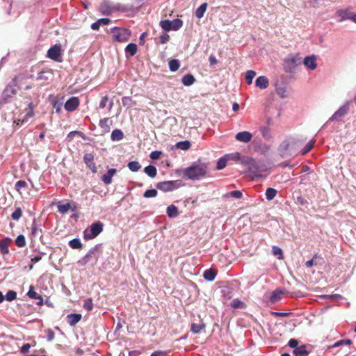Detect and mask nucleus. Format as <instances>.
<instances>
[{"mask_svg": "<svg viewBox=\"0 0 356 356\" xmlns=\"http://www.w3.org/2000/svg\"><path fill=\"white\" fill-rule=\"evenodd\" d=\"M208 169L207 163L197 160L184 170V175L188 179L198 180L207 176Z\"/></svg>", "mask_w": 356, "mask_h": 356, "instance_id": "nucleus-1", "label": "nucleus"}, {"mask_svg": "<svg viewBox=\"0 0 356 356\" xmlns=\"http://www.w3.org/2000/svg\"><path fill=\"white\" fill-rule=\"evenodd\" d=\"M302 140L289 136L286 137L280 145L278 151L283 157L291 154Z\"/></svg>", "mask_w": 356, "mask_h": 356, "instance_id": "nucleus-2", "label": "nucleus"}, {"mask_svg": "<svg viewBox=\"0 0 356 356\" xmlns=\"http://www.w3.org/2000/svg\"><path fill=\"white\" fill-rule=\"evenodd\" d=\"M113 40L119 42H124L129 40L131 31L123 28L115 27L111 30Z\"/></svg>", "mask_w": 356, "mask_h": 356, "instance_id": "nucleus-3", "label": "nucleus"}, {"mask_svg": "<svg viewBox=\"0 0 356 356\" xmlns=\"http://www.w3.org/2000/svg\"><path fill=\"white\" fill-rule=\"evenodd\" d=\"M103 226V223L100 221L92 224L89 230L84 231V238L86 240L95 238L102 232Z\"/></svg>", "mask_w": 356, "mask_h": 356, "instance_id": "nucleus-4", "label": "nucleus"}, {"mask_svg": "<svg viewBox=\"0 0 356 356\" xmlns=\"http://www.w3.org/2000/svg\"><path fill=\"white\" fill-rule=\"evenodd\" d=\"M182 20L178 18L172 21L165 19L160 22V26L165 31H170L171 30L177 31L182 26Z\"/></svg>", "mask_w": 356, "mask_h": 356, "instance_id": "nucleus-5", "label": "nucleus"}, {"mask_svg": "<svg viewBox=\"0 0 356 356\" xmlns=\"http://www.w3.org/2000/svg\"><path fill=\"white\" fill-rule=\"evenodd\" d=\"M179 186H180L179 180L161 181V182H159L156 184L157 188H159L163 191H165V192L171 191L174 189L179 188Z\"/></svg>", "mask_w": 356, "mask_h": 356, "instance_id": "nucleus-6", "label": "nucleus"}, {"mask_svg": "<svg viewBox=\"0 0 356 356\" xmlns=\"http://www.w3.org/2000/svg\"><path fill=\"white\" fill-rule=\"evenodd\" d=\"M349 111V102L341 106L329 119V121H340Z\"/></svg>", "mask_w": 356, "mask_h": 356, "instance_id": "nucleus-7", "label": "nucleus"}, {"mask_svg": "<svg viewBox=\"0 0 356 356\" xmlns=\"http://www.w3.org/2000/svg\"><path fill=\"white\" fill-rule=\"evenodd\" d=\"M61 55V47L59 44H55L47 51V56L55 61H60L59 59Z\"/></svg>", "mask_w": 356, "mask_h": 356, "instance_id": "nucleus-8", "label": "nucleus"}, {"mask_svg": "<svg viewBox=\"0 0 356 356\" xmlns=\"http://www.w3.org/2000/svg\"><path fill=\"white\" fill-rule=\"evenodd\" d=\"M79 105V99L77 97H72L65 104L64 107L67 111H74Z\"/></svg>", "mask_w": 356, "mask_h": 356, "instance_id": "nucleus-9", "label": "nucleus"}, {"mask_svg": "<svg viewBox=\"0 0 356 356\" xmlns=\"http://www.w3.org/2000/svg\"><path fill=\"white\" fill-rule=\"evenodd\" d=\"M94 156L91 153H86L84 154L83 161L86 165L93 172H95L97 170L96 165L93 162Z\"/></svg>", "mask_w": 356, "mask_h": 356, "instance_id": "nucleus-10", "label": "nucleus"}, {"mask_svg": "<svg viewBox=\"0 0 356 356\" xmlns=\"http://www.w3.org/2000/svg\"><path fill=\"white\" fill-rule=\"evenodd\" d=\"M12 243V239L6 237L0 240V252L3 254H7L9 253L8 247Z\"/></svg>", "mask_w": 356, "mask_h": 356, "instance_id": "nucleus-11", "label": "nucleus"}, {"mask_svg": "<svg viewBox=\"0 0 356 356\" xmlns=\"http://www.w3.org/2000/svg\"><path fill=\"white\" fill-rule=\"evenodd\" d=\"M99 11L102 15H110L113 11V7L108 1H104L100 4Z\"/></svg>", "mask_w": 356, "mask_h": 356, "instance_id": "nucleus-12", "label": "nucleus"}, {"mask_svg": "<svg viewBox=\"0 0 356 356\" xmlns=\"http://www.w3.org/2000/svg\"><path fill=\"white\" fill-rule=\"evenodd\" d=\"M32 103H30L29 104V110L26 113L25 116L23 118H19L17 120H15V123L17 124V126H22L25 122L28 120L29 118H31L33 116V109L32 107Z\"/></svg>", "mask_w": 356, "mask_h": 356, "instance_id": "nucleus-13", "label": "nucleus"}, {"mask_svg": "<svg viewBox=\"0 0 356 356\" xmlns=\"http://www.w3.org/2000/svg\"><path fill=\"white\" fill-rule=\"evenodd\" d=\"M303 64L310 70H315L316 68V58L314 55L307 56L303 60Z\"/></svg>", "mask_w": 356, "mask_h": 356, "instance_id": "nucleus-14", "label": "nucleus"}, {"mask_svg": "<svg viewBox=\"0 0 356 356\" xmlns=\"http://www.w3.org/2000/svg\"><path fill=\"white\" fill-rule=\"evenodd\" d=\"M252 134L250 132L246 131L238 132L235 136V138L237 140H238L240 142H243V143L250 142L252 140Z\"/></svg>", "mask_w": 356, "mask_h": 356, "instance_id": "nucleus-15", "label": "nucleus"}, {"mask_svg": "<svg viewBox=\"0 0 356 356\" xmlns=\"http://www.w3.org/2000/svg\"><path fill=\"white\" fill-rule=\"evenodd\" d=\"M53 70L49 69H45L40 71L37 76V80L48 81L53 77Z\"/></svg>", "mask_w": 356, "mask_h": 356, "instance_id": "nucleus-16", "label": "nucleus"}, {"mask_svg": "<svg viewBox=\"0 0 356 356\" xmlns=\"http://www.w3.org/2000/svg\"><path fill=\"white\" fill-rule=\"evenodd\" d=\"M117 170L115 168L109 169L107 172L102 176V181L106 184L108 185L112 182V177L116 174Z\"/></svg>", "mask_w": 356, "mask_h": 356, "instance_id": "nucleus-17", "label": "nucleus"}, {"mask_svg": "<svg viewBox=\"0 0 356 356\" xmlns=\"http://www.w3.org/2000/svg\"><path fill=\"white\" fill-rule=\"evenodd\" d=\"M27 296L31 299L38 300L39 301L37 302V305L38 306L43 305L42 297L34 291V287L33 286H31L29 287V290L27 293Z\"/></svg>", "mask_w": 356, "mask_h": 356, "instance_id": "nucleus-18", "label": "nucleus"}, {"mask_svg": "<svg viewBox=\"0 0 356 356\" xmlns=\"http://www.w3.org/2000/svg\"><path fill=\"white\" fill-rule=\"evenodd\" d=\"M268 85V79L265 76H260L256 79L255 86L261 89L267 88Z\"/></svg>", "mask_w": 356, "mask_h": 356, "instance_id": "nucleus-19", "label": "nucleus"}, {"mask_svg": "<svg viewBox=\"0 0 356 356\" xmlns=\"http://www.w3.org/2000/svg\"><path fill=\"white\" fill-rule=\"evenodd\" d=\"M232 158L233 156L231 154H226L223 157L220 158L217 162L216 169L222 170L225 168L227 161Z\"/></svg>", "mask_w": 356, "mask_h": 356, "instance_id": "nucleus-20", "label": "nucleus"}, {"mask_svg": "<svg viewBox=\"0 0 356 356\" xmlns=\"http://www.w3.org/2000/svg\"><path fill=\"white\" fill-rule=\"evenodd\" d=\"M81 319V315L79 314H71L67 316V321L71 325H75Z\"/></svg>", "mask_w": 356, "mask_h": 356, "instance_id": "nucleus-21", "label": "nucleus"}, {"mask_svg": "<svg viewBox=\"0 0 356 356\" xmlns=\"http://www.w3.org/2000/svg\"><path fill=\"white\" fill-rule=\"evenodd\" d=\"M293 354L295 356H307L309 355V351L307 350V346L305 345H302L296 347V348L293 350Z\"/></svg>", "mask_w": 356, "mask_h": 356, "instance_id": "nucleus-22", "label": "nucleus"}, {"mask_svg": "<svg viewBox=\"0 0 356 356\" xmlns=\"http://www.w3.org/2000/svg\"><path fill=\"white\" fill-rule=\"evenodd\" d=\"M111 124L112 120L108 118H105L99 121V126L105 132H108L110 131V127Z\"/></svg>", "mask_w": 356, "mask_h": 356, "instance_id": "nucleus-23", "label": "nucleus"}, {"mask_svg": "<svg viewBox=\"0 0 356 356\" xmlns=\"http://www.w3.org/2000/svg\"><path fill=\"white\" fill-rule=\"evenodd\" d=\"M166 213L170 218H176L179 216L178 209L174 204H171L167 207Z\"/></svg>", "mask_w": 356, "mask_h": 356, "instance_id": "nucleus-24", "label": "nucleus"}, {"mask_svg": "<svg viewBox=\"0 0 356 356\" xmlns=\"http://www.w3.org/2000/svg\"><path fill=\"white\" fill-rule=\"evenodd\" d=\"M206 327L205 323L201 322L200 323H193L191 325V330L194 334H197L201 332V330H204Z\"/></svg>", "mask_w": 356, "mask_h": 356, "instance_id": "nucleus-25", "label": "nucleus"}, {"mask_svg": "<svg viewBox=\"0 0 356 356\" xmlns=\"http://www.w3.org/2000/svg\"><path fill=\"white\" fill-rule=\"evenodd\" d=\"M195 81V79L193 75L191 74H187L184 75L182 78L181 82L186 86H190L193 85Z\"/></svg>", "mask_w": 356, "mask_h": 356, "instance_id": "nucleus-26", "label": "nucleus"}, {"mask_svg": "<svg viewBox=\"0 0 356 356\" xmlns=\"http://www.w3.org/2000/svg\"><path fill=\"white\" fill-rule=\"evenodd\" d=\"M337 15L338 17L341 18V20L345 19H351V13L348 10L341 9L337 10Z\"/></svg>", "mask_w": 356, "mask_h": 356, "instance_id": "nucleus-27", "label": "nucleus"}, {"mask_svg": "<svg viewBox=\"0 0 356 356\" xmlns=\"http://www.w3.org/2000/svg\"><path fill=\"white\" fill-rule=\"evenodd\" d=\"M207 3H204L202 4H201L197 8V10H195V16L198 18V19H201L206 10H207Z\"/></svg>", "mask_w": 356, "mask_h": 356, "instance_id": "nucleus-28", "label": "nucleus"}, {"mask_svg": "<svg viewBox=\"0 0 356 356\" xmlns=\"http://www.w3.org/2000/svg\"><path fill=\"white\" fill-rule=\"evenodd\" d=\"M138 50V47L135 43H129L125 48L126 54H129L131 56H134Z\"/></svg>", "mask_w": 356, "mask_h": 356, "instance_id": "nucleus-29", "label": "nucleus"}, {"mask_svg": "<svg viewBox=\"0 0 356 356\" xmlns=\"http://www.w3.org/2000/svg\"><path fill=\"white\" fill-rule=\"evenodd\" d=\"M144 172L152 178L155 177L157 174V170L156 167L151 165L145 167L144 169Z\"/></svg>", "mask_w": 356, "mask_h": 356, "instance_id": "nucleus-30", "label": "nucleus"}, {"mask_svg": "<svg viewBox=\"0 0 356 356\" xmlns=\"http://www.w3.org/2000/svg\"><path fill=\"white\" fill-rule=\"evenodd\" d=\"M282 295L283 291L282 290H275L272 293L270 300L272 302H276L282 298Z\"/></svg>", "mask_w": 356, "mask_h": 356, "instance_id": "nucleus-31", "label": "nucleus"}, {"mask_svg": "<svg viewBox=\"0 0 356 356\" xmlns=\"http://www.w3.org/2000/svg\"><path fill=\"white\" fill-rule=\"evenodd\" d=\"M203 276L205 280L213 281L216 276V273L213 269H208L204 271Z\"/></svg>", "mask_w": 356, "mask_h": 356, "instance_id": "nucleus-32", "label": "nucleus"}, {"mask_svg": "<svg viewBox=\"0 0 356 356\" xmlns=\"http://www.w3.org/2000/svg\"><path fill=\"white\" fill-rule=\"evenodd\" d=\"M57 207H58V211L59 213H60L62 214H65L70 210L71 204L69 202L64 204H61L59 203L58 204Z\"/></svg>", "mask_w": 356, "mask_h": 356, "instance_id": "nucleus-33", "label": "nucleus"}, {"mask_svg": "<svg viewBox=\"0 0 356 356\" xmlns=\"http://www.w3.org/2000/svg\"><path fill=\"white\" fill-rule=\"evenodd\" d=\"M111 139L113 140H120L123 138V132L120 129H115L111 134Z\"/></svg>", "mask_w": 356, "mask_h": 356, "instance_id": "nucleus-34", "label": "nucleus"}, {"mask_svg": "<svg viewBox=\"0 0 356 356\" xmlns=\"http://www.w3.org/2000/svg\"><path fill=\"white\" fill-rule=\"evenodd\" d=\"M129 169L132 172H137L141 168V165L138 161H130L127 165Z\"/></svg>", "mask_w": 356, "mask_h": 356, "instance_id": "nucleus-35", "label": "nucleus"}, {"mask_svg": "<svg viewBox=\"0 0 356 356\" xmlns=\"http://www.w3.org/2000/svg\"><path fill=\"white\" fill-rule=\"evenodd\" d=\"M277 191L273 188H268L266 191V197L268 200H272L277 195Z\"/></svg>", "mask_w": 356, "mask_h": 356, "instance_id": "nucleus-36", "label": "nucleus"}, {"mask_svg": "<svg viewBox=\"0 0 356 356\" xmlns=\"http://www.w3.org/2000/svg\"><path fill=\"white\" fill-rule=\"evenodd\" d=\"M191 146V143L188 140L178 142L176 144V147L178 149H180L182 150H188L190 149Z\"/></svg>", "mask_w": 356, "mask_h": 356, "instance_id": "nucleus-37", "label": "nucleus"}, {"mask_svg": "<svg viewBox=\"0 0 356 356\" xmlns=\"http://www.w3.org/2000/svg\"><path fill=\"white\" fill-rule=\"evenodd\" d=\"M69 245L72 249H81L83 248V245L79 238L71 240Z\"/></svg>", "mask_w": 356, "mask_h": 356, "instance_id": "nucleus-38", "label": "nucleus"}, {"mask_svg": "<svg viewBox=\"0 0 356 356\" xmlns=\"http://www.w3.org/2000/svg\"><path fill=\"white\" fill-rule=\"evenodd\" d=\"M169 68L172 72H176L180 66L179 62L177 59H172L169 61Z\"/></svg>", "mask_w": 356, "mask_h": 356, "instance_id": "nucleus-39", "label": "nucleus"}, {"mask_svg": "<svg viewBox=\"0 0 356 356\" xmlns=\"http://www.w3.org/2000/svg\"><path fill=\"white\" fill-rule=\"evenodd\" d=\"M39 232H42V229L39 228L38 224L34 220L31 225V234L33 237H35L39 234Z\"/></svg>", "mask_w": 356, "mask_h": 356, "instance_id": "nucleus-40", "label": "nucleus"}, {"mask_svg": "<svg viewBox=\"0 0 356 356\" xmlns=\"http://www.w3.org/2000/svg\"><path fill=\"white\" fill-rule=\"evenodd\" d=\"M256 76V72L253 70H248L245 73V81L248 85L252 84L254 77Z\"/></svg>", "mask_w": 356, "mask_h": 356, "instance_id": "nucleus-41", "label": "nucleus"}, {"mask_svg": "<svg viewBox=\"0 0 356 356\" xmlns=\"http://www.w3.org/2000/svg\"><path fill=\"white\" fill-rule=\"evenodd\" d=\"M15 244L19 248H23L26 245V240L24 235H19L15 239Z\"/></svg>", "mask_w": 356, "mask_h": 356, "instance_id": "nucleus-42", "label": "nucleus"}, {"mask_svg": "<svg viewBox=\"0 0 356 356\" xmlns=\"http://www.w3.org/2000/svg\"><path fill=\"white\" fill-rule=\"evenodd\" d=\"M232 307L235 309L238 308H245L246 307L245 304L238 299H234L231 304Z\"/></svg>", "mask_w": 356, "mask_h": 356, "instance_id": "nucleus-43", "label": "nucleus"}, {"mask_svg": "<svg viewBox=\"0 0 356 356\" xmlns=\"http://www.w3.org/2000/svg\"><path fill=\"white\" fill-rule=\"evenodd\" d=\"M272 251H273V254L275 256H277V258L279 259H284L282 250L279 247H277V246H273Z\"/></svg>", "mask_w": 356, "mask_h": 356, "instance_id": "nucleus-44", "label": "nucleus"}, {"mask_svg": "<svg viewBox=\"0 0 356 356\" xmlns=\"http://www.w3.org/2000/svg\"><path fill=\"white\" fill-rule=\"evenodd\" d=\"M315 143L314 140H311L304 147V149L301 151V154L304 155L308 153L314 147Z\"/></svg>", "mask_w": 356, "mask_h": 356, "instance_id": "nucleus-45", "label": "nucleus"}, {"mask_svg": "<svg viewBox=\"0 0 356 356\" xmlns=\"http://www.w3.org/2000/svg\"><path fill=\"white\" fill-rule=\"evenodd\" d=\"M157 193H158L156 189H149L144 193L143 196L145 198L155 197L157 195Z\"/></svg>", "mask_w": 356, "mask_h": 356, "instance_id": "nucleus-46", "label": "nucleus"}, {"mask_svg": "<svg viewBox=\"0 0 356 356\" xmlns=\"http://www.w3.org/2000/svg\"><path fill=\"white\" fill-rule=\"evenodd\" d=\"M22 216V211L20 207H17L15 211L11 214V218L14 220H18Z\"/></svg>", "mask_w": 356, "mask_h": 356, "instance_id": "nucleus-47", "label": "nucleus"}, {"mask_svg": "<svg viewBox=\"0 0 356 356\" xmlns=\"http://www.w3.org/2000/svg\"><path fill=\"white\" fill-rule=\"evenodd\" d=\"M17 298V293L15 291L10 290L5 296V299L8 301H13Z\"/></svg>", "mask_w": 356, "mask_h": 356, "instance_id": "nucleus-48", "label": "nucleus"}, {"mask_svg": "<svg viewBox=\"0 0 356 356\" xmlns=\"http://www.w3.org/2000/svg\"><path fill=\"white\" fill-rule=\"evenodd\" d=\"M83 308L88 311H91L93 309V303L91 298H88L84 300Z\"/></svg>", "mask_w": 356, "mask_h": 356, "instance_id": "nucleus-49", "label": "nucleus"}, {"mask_svg": "<svg viewBox=\"0 0 356 356\" xmlns=\"http://www.w3.org/2000/svg\"><path fill=\"white\" fill-rule=\"evenodd\" d=\"M242 193L240 191H234L228 193L226 196L227 197H232L236 199H240L242 197Z\"/></svg>", "mask_w": 356, "mask_h": 356, "instance_id": "nucleus-50", "label": "nucleus"}, {"mask_svg": "<svg viewBox=\"0 0 356 356\" xmlns=\"http://www.w3.org/2000/svg\"><path fill=\"white\" fill-rule=\"evenodd\" d=\"M352 344V341L350 339H342V340H340L337 342H336L333 346L332 347L335 348V347H338V346H342V345H351Z\"/></svg>", "mask_w": 356, "mask_h": 356, "instance_id": "nucleus-51", "label": "nucleus"}, {"mask_svg": "<svg viewBox=\"0 0 356 356\" xmlns=\"http://www.w3.org/2000/svg\"><path fill=\"white\" fill-rule=\"evenodd\" d=\"M27 186V184L25 181L24 180H19L18 181L16 182L15 184V189L18 191V192H20V190L22 188H25Z\"/></svg>", "mask_w": 356, "mask_h": 356, "instance_id": "nucleus-52", "label": "nucleus"}, {"mask_svg": "<svg viewBox=\"0 0 356 356\" xmlns=\"http://www.w3.org/2000/svg\"><path fill=\"white\" fill-rule=\"evenodd\" d=\"M161 154H162L161 152L156 150V151L152 152L149 156L152 159L156 160V159H159Z\"/></svg>", "mask_w": 356, "mask_h": 356, "instance_id": "nucleus-53", "label": "nucleus"}, {"mask_svg": "<svg viewBox=\"0 0 356 356\" xmlns=\"http://www.w3.org/2000/svg\"><path fill=\"white\" fill-rule=\"evenodd\" d=\"M298 341L296 339H291L288 342L289 346L294 349L298 347Z\"/></svg>", "mask_w": 356, "mask_h": 356, "instance_id": "nucleus-54", "label": "nucleus"}, {"mask_svg": "<svg viewBox=\"0 0 356 356\" xmlns=\"http://www.w3.org/2000/svg\"><path fill=\"white\" fill-rule=\"evenodd\" d=\"M108 102V97L107 96L103 97L99 102V108H105Z\"/></svg>", "mask_w": 356, "mask_h": 356, "instance_id": "nucleus-55", "label": "nucleus"}, {"mask_svg": "<svg viewBox=\"0 0 356 356\" xmlns=\"http://www.w3.org/2000/svg\"><path fill=\"white\" fill-rule=\"evenodd\" d=\"M45 332L47 333V340L49 341H52L54 339V337H55L54 331L52 330H51V329H48Z\"/></svg>", "mask_w": 356, "mask_h": 356, "instance_id": "nucleus-56", "label": "nucleus"}, {"mask_svg": "<svg viewBox=\"0 0 356 356\" xmlns=\"http://www.w3.org/2000/svg\"><path fill=\"white\" fill-rule=\"evenodd\" d=\"M170 36L167 33H163L160 36V42L162 44L166 43L169 40Z\"/></svg>", "mask_w": 356, "mask_h": 356, "instance_id": "nucleus-57", "label": "nucleus"}, {"mask_svg": "<svg viewBox=\"0 0 356 356\" xmlns=\"http://www.w3.org/2000/svg\"><path fill=\"white\" fill-rule=\"evenodd\" d=\"M31 346L29 343L24 344L21 348V353L23 354L27 353L29 351Z\"/></svg>", "mask_w": 356, "mask_h": 356, "instance_id": "nucleus-58", "label": "nucleus"}, {"mask_svg": "<svg viewBox=\"0 0 356 356\" xmlns=\"http://www.w3.org/2000/svg\"><path fill=\"white\" fill-rule=\"evenodd\" d=\"M289 62L294 65H298L300 63V58L298 56L293 57L289 60Z\"/></svg>", "mask_w": 356, "mask_h": 356, "instance_id": "nucleus-59", "label": "nucleus"}, {"mask_svg": "<svg viewBox=\"0 0 356 356\" xmlns=\"http://www.w3.org/2000/svg\"><path fill=\"white\" fill-rule=\"evenodd\" d=\"M122 104L124 106H126V105L129 106L130 103L132 102V99L129 97H124L122 99Z\"/></svg>", "mask_w": 356, "mask_h": 356, "instance_id": "nucleus-60", "label": "nucleus"}, {"mask_svg": "<svg viewBox=\"0 0 356 356\" xmlns=\"http://www.w3.org/2000/svg\"><path fill=\"white\" fill-rule=\"evenodd\" d=\"M98 21L101 25H107L111 22V19L109 18H102L98 19Z\"/></svg>", "mask_w": 356, "mask_h": 356, "instance_id": "nucleus-61", "label": "nucleus"}, {"mask_svg": "<svg viewBox=\"0 0 356 356\" xmlns=\"http://www.w3.org/2000/svg\"><path fill=\"white\" fill-rule=\"evenodd\" d=\"M100 26H101V24L99 22V21L97 20V22H95L91 24V29L92 30L97 31V30H99Z\"/></svg>", "mask_w": 356, "mask_h": 356, "instance_id": "nucleus-62", "label": "nucleus"}, {"mask_svg": "<svg viewBox=\"0 0 356 356\" xmlns=\"http://www.w3.org/2000/svg\"><path fill=\"white\" fill-rule=\"evenodd\" d=\"M42 259V257L40 255H37L31 259V262L33 264H35L40 261Z\"/></svg>", "mask_w": 356, "mask_h": 356, "instance_id": "nucleus-63", "label": "nucleus"}, {"mask_svg": "<svg viewBox=\"0 0 356 356\" xmlns=\"http://www.w3.org/2000/svg\"><path fill=\"white\" fill-rule=\"evenodd\" d=\"M54 107L56 108V111L57 113H59L60 111L61 105L58 104L57 102H54Z\"/></svg>", "mask_w": 356, "mask_h": 356, "instance_id": "nucleus-64", "label": "nucleus"}]
</instances>
